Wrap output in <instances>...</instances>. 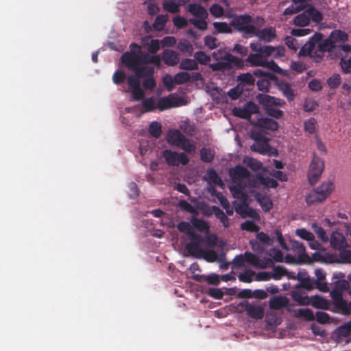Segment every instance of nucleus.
<instances>
[{
    "mask_svg": "<svg viewBox=\"0 0 351 351\" xmlns=\"http://www.w3.org/2000/svg\"><path fill=\"white\" fill-rule=\"evenodd\" d=\"M336 48V45L330 39V37L323 39V34L320 32L315 33L299 51L300 56H309L315 62H322L325 52H330Z\"/></svg>",
    "mask_w": 351,
    "mask_h": 351,
    "instance_id": "obj_1",
    "label": "nucleus"
},
{
    "mask_svg": "<svg viewBox=\"0 0 351 351\" xmlns=\"http://www.w3.org/2000/svg\"><path fill=\"white\" fill-rule=\"evenodd\" d=\"M145 71L141 77H137L135 74L134 75H129L128 77V84L131 90L132 97L136 101H139L144 97L145 93L141 87V79L143 78V86L145 89L153 90L156 83L154 78V69L149 66H144Z\"/></svg>",
    "mask_w": 351,
    "mask_h": 351,
    "instance_id": "obj_2",
    "label": "nucleus"
},
{
    "mask_svg": "<svg viewBox=\"0 0 351 351\" xmlns=\"http://www.w3.org/2000/svg\"><path fill=\"white\" fill-rule=\"evenodd\" d=\"M229 173L233 182L235 184V185L230 187L234 197L243 200L246 199L247 196L243 192L245 186L242 183L241 180L249 178L250 176V171L245 167L239 165L231 169Z\"/></svg>",
    "mask_w": 351,
    "mask_h": 351,
    "instance_id": "obj_3",
    "label": "nucleus"
},
{
    "mask_svg": "<svg viewBox=\"0 0 351 351\" xmlns=\"http://www.w3.org/2000/svg\"><path fill=\"white\" fill-rule=\"evenodd\" d=\"M252 17L249 14H241L232 19L230 25L238 32L242 34L243 38L253 36L255 25L252 24Z\"/></svg>",
    "mask_w": 351,
    "mask_h": 351,
    "instance_id": "obj_4",
    "label": "nucleus"
},
{
    "mask_svg": "<svg viewBox=\"0 0 351 351\" xmlns=\"http://www.w3.org/2000/svg\"><path fill=\"white\" fill-rule=\"evenodd\" d=\"M139 52H135V50L125 52L121 58L122 63L137 77L142 76L145 70L144 66H139Z\"/></svg>",
    "mask_w": 351,
    "mask_h": 351,
    "instance_id": "obj_5",
    "label": "nucleus"
},
{
    "mask_svg": "<svg viewBox=\"0 0 351 351\" xmlns=\"http://www.w3.org/2000/svg\"><path fill=\"white\" fill-rule=\"evenodd\" d=\"M162 157L170 167H178L180 164L186 165L189 162V158L185 153H178L171 149H165L162 152Z\"/></svg>",
    "mask_w": 351,
    "mask_h": 351,
    "instance_id": "obj_6",
    "label": "nucleus"
},
{
    "mask_svg": "<svg viewBox=\"0 0 351 351\" xmlns=\"http://www.w3.org/2000/svg\"><path fill=\"white\" fill-rule=\"evenodd\" d=\"M324 168L323 160L313 154V158L310 163L308 172V182L311 185L317 183Z\"/></svg>",
    "mask_w": 351,
    "mask_h": 351,
    "instance_id": "obj_7",
    "label": "nucleus"
},
{
    "mask_svg": "<svg viewBox=\"0 0 351 351\" xmlns=\"http://www.w3.org/2000/svg\"><path fill=\"white\" fill-rule=\"evenodd\" d=\"M254 75L259 77L256 84L259 90L268 92L270 86V80H276V76L269 72L257 69L254 71Z\"/></svg>",
    "mask_w": 351,
    "mask_h": 351,
    "instance_id": "obj_8",
    "label": "nucleus"
},
{
    "mask_svg": "<svg viewBox=\"0 0 351 351\" xmlns=\"http://www.w3.org/2000/svg\"><path fill=\"white\" fill-rule=\"evenodd\" d=\"M188 237L190 241L186 245V249L191 256H195L197 255L202 249L200 245L204 242V237L195 231L191 232Z\"/></svg>",
    "mask_w": 351,
    "mask_h": 351,
    "instance_id": "obj_9",
    "label": "nucleus"
},
{
    "mask_svg": "<svg viewBox=\"0 0 351 351\" xmlns=\"http://www.w3.org/2000/svg\"><path fill=\"white\" fill-rule=\"evenodd\" d=\"M246 311L247 315L255 319H261L263 318L265 311L263 306L258 304H250L247 302H241L240 304Z\"/></svg>",
    "mask_w": 351,
    "mask_h": 351,
    "instance_id": "obj_10",
    "label": "nucleus"
},
{
    "mask_svg": "<svg viewBox=\"0 0 351 351\" xmlns=\"http://www.w3.org/2000/svg\"><path fill=\"white\" fill-rule=\"evenodd\" d=\"M253 36H256L259 40L265 43H270L277 37L276 30L275 27L271 26L261 29L256 28L255 26Z\"/></svg>",
    "mask_w": 351,
    "mask_h": 351,
    "instance_id": "obj_11",
    "label": "nucleus"
},
{
    "mask_svg": "<svg viewBox=\"0 0 351 351\" xmlns=\"http://www.w3.org/2000/svg\"><path fill=\"white\" fill-rule=\"evenodd\" d=\"M295 247L298 248L299 251L301 252L300 254V258L303 263L311 262V261L316 262H323L324 261L323 254L317 252L313 253L312 254V257L311 258L308 254L305 253V247L301 243L295 242Z\"/></svg>",
    "mask_w": 351,
    "mask_h": 351,
    "instance_id": "obj_12",
    "label": "nucleus"
},
{
    "mask_svg": "<svg viewBox=\"0 0 351 351\" xmlns=\"http://www.w3.org/2000/svg\"><path fill=\"white\" fill-rule=\"evenodd\" d=\"M251 149L253 152L259 153L263 155H277V150L270 147L268 143V140L254 143L251 146Z\"/></svg>",
    "mask_w": 351,
    "mask_h": 351,
    "instance_id": "obj_13",
    "label": "nucleus"
},
{
    "mask_svg": "<svg viewBox=\"0 0 351 351\" xmlns=\"http://www.w3.org/2000/svg\"><path fill=\"white\" fill-rule=\"evenodd\" d=\"M337 341L349 343L351 341V320L345 322L336 329Z\"/></svg>",
    "mask_w": 351,
    "mask_h": 351,
    "instance_id": "obj_14",
    "label": "nucleus"
},
{
    "mask_svg": "<svg viewBox=\"0 0 351 351\" xmlns=\"http://www.w3.org/2000/svg\"><path fill=\"white\" fill-rule=\"evenodd\" d=\"M252 123L263 130L276 131L278 128V123L269 118L259 117L256 121H252Z\"/></svg>",
    "mask_w": 351,
    "mask_h": 351,
    "instance_id": "obj_15",
    "label": "nucleus"
},
{
    "mask_svg": "<svg viewBox=\"0 0 351 351\" xmlns=\"http://www.w3.org/2000/svg\"><path fill=\"white\" fill-rule=\"evenodd\" d=\"M167 141L169 144L178 147L183 141H186V136L180 130L171 129L167 132Z\"/></svg>",
    "mask_w": 351,
    "mask_h": 351,
    "instance_id": "obj_16",
    "label": "nucleus"
},
{
    "mask_svg": "<svg viewBox=\"0 0 351 351\" xmlns=\"http://www.w3.org/2000/svg\"><path fill=\"white\" fill-rule=\"evenodd\" d=\"M330 245L335 250H341L347 247L344 235L339 232H332L330 235Z\"/></svg>",
    "mask_w": 351,
    "mask_h": 351,
    "instance_id": "obj_17",
    "label": "nucleus"
},
{
    "mask_svg": "<svg viewBox=\"0 0 351 351\" xmlns=\"http://www.w3.org/2000/svg\"><path fill=\"white\" fill-rule=\"evenodd\" d=\"M177 98L173 95H170L167 97H163L158 100L156 104L157 109L160 111H164L167 109H169L178 105L176 104Z\"/></svg>",
    "mask_w": 351,
    "mask_h": 351,
    "instance_id": "obj_18",
    "label": "nucleus"
},
{
    "mask_svg": "<svg viewBox=\"0 0 351 351\" xmlns=\"http://www.w3.org/2000/svg\"><path fill=\"white\" fill-rule=\"evenodd\" d=\"M162 59L165 64L173 66L180 62V55L176 51L167 49L163 51Z\"/></svg>",
    "mask_w": 351,
    "mask_h": 351,
    "instance_id": "obj_19",
    "label": "nucleus"
},
{
    "mask_svg": "<svg viewBox=\"0 0 351 351\" xmlns=\"http://www.w3.org/2000/svg\"><path fill=\"white\" fill-rule=\"evenodd\" d=\"M258 102L263 106H282L285 102L281 99L276 98L268 95H259Z\"/></svg>",
    "mask_w": 351,
    "mask_h": 351,
    "instance_id": "obj_20",
    "label": "nucleus"
},
{
    "mask_svg": "<svg viewBox=\"0 0 351 351\" xmlns=\"http://www.w3.org/2000/svg\"><path fill=\"white\" fill-rule=\"evenodd\" d=\"M235 211L237 213L239 214L242 218L249 217L255 219L258 217L256 211L254 208L250 207L246 203H242L237 206L235 208Z\"/></svg>",
    "mask_w": 351,
    "mask_h": 351,
    "instance_id": "obj_21",
    "label": "nucleus"
},
{
    "mask_svg": "<svg viewBox=\"0 0 351 351\" xmlns=\"http://www.w3.org/2000/svg\"><path fill=\"white\" fill-rule=\"evenodd\" d=\"M335 306L339 312L343 315H348L351 314V301L347 302L343 299L341 295H339L335 298Z\"/></svg>",
    "mask_w": 351,
    "mask_h": 351,
    "instance_id": "obj_22",
    "label": "nucleus"
},
{
    "mask_svg": "<svg viewBox=\"0 0 351 351\" xmlns=\"http://www.w3.org/2000/svg\"><path fill=\"white\" fill-rule=\"evenodd\" d=\"M288 304V298L283 296H274L269 301L270 308L274 310H280L287 306Z\"/></svg>",
    "mask_w": 351,
    "mask_h": 351,
    "instance_id": "obj_23",
    "label": "nucleus"
},
{
    "mask_svg": "<svg viewBox=\"0 0 351 351\" xmlns=\"http://www.w3.org/2000/svg\"><path fill=\"white\" fill-rule=\"evenodd\" d=\"M332 186V183L330 181H327L323 182L321 186L314 190L317 193V195H319V197L322 202L330 194L333 189Z\"/></svg>",
    "mask_w": 351,
    "mask_h": 351,
    "instance_id": "obj_24",
    "label": "nucleus"
},
{
    "mask_svg": "<svg viewBox=\"0 0 351 351\" xmlns=\"http://www.w3.org/2000/svg\"><path fill=\"white\" fill-rule=\"evenodd\" d=\"M188 10L191 14L199 19H206L208 15L204 7L196 3L189 4Z\"/></svg>",
    "mask_w": 351,
    "mask_h": 351,
    "instance_id": "obj_25",
    "label": "nucleus"
},
{
    "mask_svg": "<svg viewBox=\"0 0 351 351\" xmlns=\"http://www.w3.org/2000/svg\"><path fill=\"white\" fill-rule=\"evenodd\" d=\"M306 13L308 14L310 21L311 20L315 23H319L323 21L324 17L322 13L312 5H309L307 7Z\"/></svg>",
    "mask_w": 351,
    "mask_h": 351,
    "instance_id": "obj_26",
    "label": "nucleus"
},
{
    "mask_svg": "<svg viewBox=\"0 0 351 351\" xmlns=\"http://www.w3.org/2000/svg\"><path fill=\"white\" fill-rule=\"evenodd\" d=\"M278 89L282 93L283 95L291 101L295 98L293 90L288 82H280L278 84Z\"/></svg>",
    "mask_w": 351,
    "mask_h": 351,
    "instance_id": "obj_27",
    "label": "nucleus"
},
{
    "mask_svg": "<svg viewBox=\"0 0 351 351\" xmlns=\"http://www.w3.org/2000/svg\"><path fill=\"white\" fill-rule=\"evenodd\" d=\"M329 37L331 41L333 43L334 45H335V44L339 42L344 43L348 40V34L339 29L332 31L329 35Z\"/></svg>",
    "mask_w": 351,
    "mask_h": 351,
    "instance_id": "obj_28",
    "label": "nucleus"
},
{
    "mask_svg": "<svg viewBox=\"0 0 351 351\" xmlns=\"http://www.w3.org/2000/svg\"><path fill=\"white\" fill-rule=\"evenodd\" d=\"M197 258H204L208 262H215L217 258V254L214 250H203L202 248L198 252L197 255L195 256Z\"/></svg>",
    "mask_w": 351,
    "mask_h": 351,
    "instance_id": "obj_29",
    "label": "nucleus"
},
{
    "mask_svg": "<svg viewBox=\"0 0 351 351\" xmlns=\"http://www.w3.org/2000/svg\"><path fill=\"white\" fill-rule=\"evenodd\" d=\"M245 62L251 66H265L266 64V60L260 53H250L246 58Z\"/></svg>",
    "mask_w": 351,
    "mask_h": 351,
    "instance_id": "obj_30",
    "label": "nucleus"
},
{
    "mask_svg": "<svg viewBox=\"0 0 351 351\" xmlns=\"http://www.w3.org/2000/svg\"><path fill=\"white\" fill-rule=\"evenodd\" d=\"M191 222L193 226L200 232H208L209 230L210 226L208 223L203 219L192 217Z\"/></svg>",
    "mask_w": 351,
    "mask_h": 351,
    "instance_id": "obj_31",
    "label": "nucleus"
},
{
    "mask_svg": "<svg viewBox=\"0 0 351 351\" xmlns=\"http://www.w3.org/2000/svg\"><path fill=\"white\" fill-rule=\"evenodd\" d=\"M179 68L182 70H197L198 69V64L195 59L185 58L180 62Z\"/></svg>",
    "mask_w": 351,
    "mask_h": 351,
    "instance_id": "obj_32",
    "label": "nucleus"
},
{
    "mask_svg": "<svg viewBox=\"0 0 351 351\" xmlns=\"http://www.w3.org/2000/svg\"><path fill=\"white\" fill-rule=\"evenodd\" d=\"M213 208L216 218L220 221L225 228H228L230 226V220L227 217L228 215H226V213H224V212L217 206H213Z\"/></svg>",
    "mask_w": 351,
    "mask_h": 351,
    "instance_id": "obj_33",
    "label": "nucleus"
},
{
    "mask_svg": "<svg viewBox=\"0 0 351 351\" xmlns=\"http://www.w3.org/2000/svg\"><path fill=\"white\" fill-rule=\"evenodd\" d=\"M310 23V19L306 10L301 14H298L293 19V24L295 26L304 27Z\"/></svg>",
    "mask_w": 351,
    "mask_h": 351,
    "instance_id": "obj_34",
    "label": "nucleus"
},
{
    "mask_svg": "<svg viewBox=\"0 0 351 351\" xmlns=\"http://www.w3.org/2000/svg\"><path fill=\"white\" fill-rule=\"evenodd\" d=\"M206 177L208 182L215 185L223 186L224 185L221 178L213 169H209L206 171Z\"/></svg>",
    "mask_w": 351,
    "mask_h": 351,
    "instance_id": "obj_35",
    "label": "nucleus"
},
{
    "mask_svg": "<svg viewBox=\"0 0 351 351\" xmlns=\"http://www.w3.org/2000/svg\"><path fill=\"white\" fill-rule=\"evenodd\" d=\"M148 132L149 134L155 138H158L162 134V125L159 122L153 121L149 124Z\"/></svg>",
    "mask_w": 351,
    "mask_h": 351,
    "instance_id": "obj_36",
    "label": "nucleus"
},
{
    "mask_svg": "<svg viewBox=\"0 0 351 351\" xmlns=\"http://www.w3.org/2000/svg\"><path fill=\"white\" fill-rule=\"evenodd\" d=\"M162 8L164 10L171 14L178 13L180 11V4L176 3L172 0L163 1Z\"/></svg>",
    "mask_w": 351,
    "mask_h": 351,
    "instance_id": "obj_37",
    "label": "nucleus"
},
{
    "mask_svg": "<svg viewBox=\"0 0 351 351\" xmlns=\"http://www.w3.org/2000/svg\"><path fill=\"white\" fill-rule=\"evenodd\" d=\"M311 228L313 232L317 234V237L323 242L326 243L328 241V237L324 230V228L319 226L317 223H313L311 225Z\"/></svg>",
    "mask_w": 351,
    "mask_h": 351,
    "instance_id": "obj_38",
    "label": "nucleus"
},
{
    "mask_svg": "<svg viewBox=\"0 0 351 351\" xmlns=\"http://www.w3.org/2000/svg\"><path fill=\"white\" fill-rule=\"evenodd\" d=\"M226 62L229 63L230 69L232 66L235 67L236 69H242L245 66V61H243L242 59L239 58L234 56L230 53L229 54V56H228Z\"/></svg>",
    "mask_w": 351,
    "mask_h": 351,
    "instance_id": "obj_39",
    "label": "nucleus"
},
{
    "mask_svg": "<svg viewBox=\"0 0 351 351\" xmlns=\"http://www.w3.org/2000/svg\"><path fill=\"white\" fill-rule=\"evenodd\" d=\"M200 159L202 162L210 163L215 157V155L210 149L203 147L199 152Z\"/></svg>",
    "mask_w": 351,
    "mask_h": 351,
    "instance_id": "obj_40",
    "label": "nucleus"
},
{
    "mask_svg": "<svg viewBox=\"0 0 351 351\" xmlns=\"http://www.w3.org/2000/svg\"><path fill=\"white\" fill-rule=\"evenodd\" d=\"M217 197L223 207L226 210V215L228 216H232L234 213L233 208L230 206L228 200L223 196V195L219 193L217 195Z\"/></svg>",
    "mask_w": 351,
    "mask_h": 351,
    "instance_id": "obj_41",
    "label": "nucleus"
},
{
    "mask_svg": "<svg viewBox=\"0 0 351 351\" xmlns=\"http://www.w3.org/2000/svg\"><path fill=\"white\" fill-rule=\"evenodd\" d=\"M243 162L254 171H258L263 167L262 163L253 158L246 157L244 158Z\"/></svg>",
    "mask_w": 351,
    "mask_h": 351,
    "instance_id": "obj_42",
    "label": "nucleus"
},
{
    "mask_svg": "<svg viewBox=\"0 0 351 351\" xmlns=\"http://www.w3.org/2000/svg\"><path fill=\"white\" fill-rule=\"evenodd\" d=\"M168 20L167 15H158L153 23V27L156 30H162L165 26V24Z\"/></svg>",
    "mask_w": 351,
    "mask_h": 351,
    "instance_id": "obj_43",
    "label": "nucleus"
},
{
    "mask_svg": "<svg viewBox=\"0 0 351 351\" xmlns=\"http://www.w3.org/2000/svg\"><path fill=\"white\" fill-rule=\"evenodd\" d=\"M142 106L144 109V112H152L157 109L156 104L153 97L143 99Z\"/></svg>",
    "mask_w": 351,
    "mask_h": 351,
    "instance_id": "obj_44",
    "label": "nucleus"
},
{
    "mask_svg": "<svg viewBox=\"0 0 351 351\" xmlns=\"http://www.w3.org/2000/svg\"><path fill=\"white\" fill-rule=\"evenodd\" d=\"M178 147L183 149L186 152L193 154L196 150V145L194 143L191 142L189 139L186 137V141H183L181 145Z\"/></svg>",
    "mask_w": 351,
    "mask_h": 351,
    "instance_id": "obj_45",
    "label": "nucleus"
},
{
    "mask_svg": "<svg viewBox=\"0 0 351 351\" xmlns=\"http://www.w3.org/2000/svg\"><path fill=\"white\" fill-rule=\"evenodd\" d=\"M213 27L217 33H231V25L226 22H214Z\"/></svg>",
    "mask_w": 351,
    "mask_h": 351,
    "instance_id": "obj_46",
    "label": "nucleus"
},
{
    "mask_svg": "<svg viewBox=\"0 0 351 351\" xmlns=\"http://www.w3.org/2000/svg\"><path fill=\"white\" fill-rule=\"evenodd\" d=\"M298 278L300 280V285H298L300 287L304 288L308 291L313 289L315 281L311 280L308 277L300 278V274H298Z\"/></svg>",
    "mask_w": 351,
    "mask_h": 351,
    "instance_id": "obj_47",
    "label": "nucleus"
},
{
    "mask_svg": "<svg viewBox=\"0 0 351 351\" xmlns=\"http://www.w3.org/2000/svg\"><path fill=\"white\" fill-rule=\"evenodd\" d=\"M194 58L197 62H199L203 65L208 64L210 61V57L202 51H198L195 52L194 54Z\"/></svg>",
    "mask_w": 351,
    "mask_h": 351,
    "instance_id": "obj_48",
    "label": "nucleus"
},
{
    "mask_svg": "<svg viewBox=\"0 0 351 351\" xmlns=\"http://www.w3.org/2000/svg\"><path fill=\"white\" fill-rule=\"evenodd\" d=\"M311 304L314 307L317 308L327 309L328 307V301L326 299L319 296H315L313 298Z\"/></svg>",
    "mask_w": 351,
    "mask_h": 351,
    "instance_id": "obj_49",
    "label": "nucleus"
},
{
    "mask_svg": "<svg viewBox=\"0 0 351 351\" xmlns=\"http://www.w3.org/2000/svg\"><path fill=\"white\" fill-rule=\"evenodd\" d=\"M258 202L265 212H269L272 208L273 203L267 197L261 196L258 198Z\"/></svg>",
    "mask_w": 351,
    "mask_h": 351,
    "instance_id": "obj_50",
    "label": "nucleus"
},
{
    "mask_svg": "<svg viewBox=\"0 0 351 351\" xmlns=\"http://www.w3.org/2000/svg\"><path fill=\"white\" fill-rule=\"evenodd\" d=\"M176 84H183L191 81V74L181 71L175 75Z\"/></svg>",
    "mask_w": 351,
    "mask_h": 351,
    "instance_id": "obj_51",
    "label": "nucleus"
},
{
    "mask_svg": "<svg viewBox=\"0 0 351 351\" xmlns=\"http://www.w3.org/2000/svg\"><path fill=\"white\" fill-rule=\"evenodd\" d=\"M128 77L126 73L121 70L116 71L112 76L113 82L117 85H120L123 83L125 80H128Z\"/></svg>",
    "mask_w": 351,
    "mask_h": 351,
    "instance_id": "obj_52",
    "label": "nucleus"
},
{
    "mask_svg": "<svg viewBox=\"0 0 351 351\" xmlns=\"http://www.w3.org/2000/svg\"><path fill=\"white\" fill-rule=\"evenodd\" d=\"M179 207L187 213H189L193 215H197L198 212L197 209L191 205L190 203H189L186 200L182 199L179 202Z\"/></svg>",
    "mask_w": 351,
    "mask_h": 351,
    "instance_id": "obj_53",
    "label": "nucleus"
},
{
    "mask_svg": "<svg viewBox=\"0 0 351 351\" xmlns=\"http://www.w3.org/2000/svg\"><path fill=\"white\" fill-rule=\"evenodd\" d=\"M256 273L252 269H247L243 273H241L239 276V280L243 282L250 283L252 281L253 277L255 276Z\"/></svg>",
    "mask_w": 351,
    "mask_h": 351,
    "instance_id": "obj_54",
    "label": "nucleus"
},
{
    "mask_svg": "<svg viewBox=\"0 0 351 351\" xmlns=\"http://www.w3.org/2000/svg\"><path fill=\"white\" fill-rule=\"evenodd\" d=\"M241 228L250 232H256L259 230V226L254 221L247 220L241 223Z\"/></svg>",
    "mask_w": 351,
    "mask_h": 351,
    "instance_id": "obj_55",
    "label": "nucleus"
},
{
    "mask_svg": "<svg viewBox=\"0 0 351 351\" xmlns=\"http://www.w3.org/2000/svg\"><path fill=\"white\" fill-rule=\"evenodd\" d=\"M266 113L275 119H280L283 115V112L281 110L277 109L271 106H264Z\"/></svg>",
    "mask_w": 351,
    "mask_h": 351,
    "instance_id": "obj_56",
    "label": "nucleus"
},
{
    "mask_svg": "<svg viewBox=\"0 0 351 351\" xmlns=\"http://www.w3.org/2000/svg\"><path fill=\"white\" fill-rule=\"evenodd\" d=\"M177 228L180 232L185 233L189 236L194 231L190 223L186 221H181L177 224Z\"/></svg>",
    "mask_w": 351,
    "mask_h": 351,
    "instance_id": "obj_57",
    "label": "nucleus"
},
{
    "mask_svg": "<svg viewBox=\"0 0 351 351\" xmlns=\"http://www.w3.org/2000/svg\"><path fill=\"white\" fill-rule=\"evenodd\" d=\"M209 67L213 71H223L230 69L229 63L226 62V61L210 64Z\"/></svg>",
    "mask_w": 351,
    "mask_h": 351,
    "instance_id": "obj_58",
    "label": "nucleus"
},
{
    "mask_svg": "<svg viewBox=\"0 0 351 351\" xmlns=\"http://www.w3.org/2000/svg\"><path fill=\"white\" fill-rule=\"evenodd\" d=\"M299 317L305 319L307 321H313L315 319V315L313 311L308 308H300L298 311Z\"/></svg>",
    "mask_w": 351,
    "mask_h": 351,
    "instance_id": "obj_59",
    "label": "nucleus"
},
{
    "mask_svg": "<svg viewBox=\"0 0 351 351\" xmlns=\"http://www.w3.org/2000/svg\"><path fill=\"white\" fill-rule=\"evenodd\" d=\"M291 297L293 300L300 304H307L309 303V299L307 296H304L301 293L294 291L291 293Z\"/></svg>",
    "mask_w": 351,
    "mask_h": 351,
    "instance_id": "obj_60",
    "label": "nucleus"
},
{
    "mask_svg": "<svg viewBox=\"0 0 351 351\" xmlns=\"http://www.w3.org/2000/svg\"><path fill=\"white\" fill-rule=\"evenodd\" d=\"M206 19H190L189 23L193 25L196 28L200 30H205L207 29V23Z\"/></svg>",
    "mask_w": 351,
    "mask_h": 351,
    "instance_id": "obj_61",
    "label": "nucleus"
},
{
    "mask_svg": "<svg viewBox=\"0 0 351 351\" xmlns=\"http://www.w3.org/2000/svg\"><path fill=\"white\" fill-rule=\"evenodd\" d=\"M341 76L339 74H333L327 80V84L330 88L335 89L341 84Z\"/></svg>",
    "mask_w": 351,
    "mask_h": 351,
    "instance_id": "obj_62",
    "label": "nucleus"
},
{
    "mask_svg": "<svg viewBox=\"0 0 351 351\" xmlns=\"http://www.w3.org/2000/svg\"><path fill=\"white\" fill-rule=\"evenodd\" d=\"M295 234L301 239L308 241L314 239V235L312 232L308 231L305 228H299L295 230Z\"/></svg>",
    "mask_w": 351,
    "mask_h": 351,
    "instance_id": "obj_63",
    "label": "nucleus"
},
{
    "mask_svg": "<svg viewBox=\"0 0 351 351\" xmlns=\"http://www.w3.org/2000/svg\"><path fill=\"white\" fill-rule=\"evenodd\" d=\"M238 80L246 85H252L255 82L254 76L249 73L239 75Z\"/></svg>",
    "mask_w": 351,
    "mask_h": 351,
    "instance_id": "obj_64",
    "label": "nucleus"
}]
</instances>
